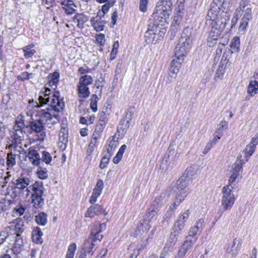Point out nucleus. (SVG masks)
Wrapping results in <instances>:
<instances>
[{
    "label": "nucleus",
    "instance_id": "680f3d73",
    "mask_svg": "<svg viewBox=\"0 0 258 258\" xmlns=\"http://www.w3.org/2000/svg\"><path fill=\"white\" fill-rule=\"evenodd\" d=\"M14 210L17 214H18L19 216H21L24 214L25 208L22 205H19L15 207Z\"/></svg>",
    "mask_w": 258,
    "mask_h": 258
},
{
    "label": "nucleus",
    "instance_id": "a18cd8bd",
    "mask_svg": "<svg viewBox=\"0 0 258 258\" xmlns=\"http://www.w3.org/2000/svg\"><path fill=\"white\" fill-rule=\"evenodd\" d=\"M240 46V39L238 37H234L230 43V47L232 49V52H236L239 50Z\"/></svg>",
    "mask_w": 258,
    "mask_h": 258
},
{
    "label": "nucleus",
    "instance_id": "72a5a7b5",
    "mask_svg": "<svg viewBox=\"0 0 258 258\" xmlns=\"http://www.w3.org/2000/svg\"><path fill=\"white\" fill-rule=\"evenodd\" d=\"M182 61L176 60L175 59H173L171 63L170 67L169 69V71L171 74H173L175 76H177V74L178 73L179 68L181 66V62Z\"/></svg>",
    "mask_w": 258,
    "mask_h": 258
},
{
    "label": "nucleus",
    "instance_id": "0e129e2a",
    "mask_svg": "<svg viewBox=\"0 0 258 258\" xmlns=\"http://www.w3.org/2000/svg\"><path fill=\"white\" fill-rule=\"evenodd\" d=\"M148 0H140V10L142 12H145L147 10V5Z\"/></svg>",
    "mask_w": 258,
    "mask_h": 258
},
{
    "label": "nucleus",
    "instance_id": "f8f14e48",
    "mask_svg": "<svg viewBox=\"0 0 258 258\" xmlns=\"http://www.w3.org/2000/svg\"><path fill=\"white\" fill-rule=\"evenodd\" d=\"M190 214V212L189 210H187L180 214L177 220L174 224L173 229H175V231H181L187 223Z\"/></svg>",
    "mask_w": 258,
    "mask_h": 258
},
{
    "label": "nucleus",
    "instance_id": "8fccbe9b",
    "mask_svg": "<svg viewBox=\"0 0 258 258\" xmlns=\"http://www.w3.org/2000/svg\"><path fill=\"white\" fill-rule=\"evenodd\" d=\"M37 173L38 177L41 179H45L48 177L47 170L45 168L39 167Z\"/></svg>",
    "mask_w": 258,
    "mask_h": 258
},
{
    "label": "nucleus",
    "instance_id": "7c9ffc66",
    "mask_svg": "<svg viewBox=\"0 0 258 258\" xmlns=\"http://www.w3.org/2000/svg\"><path fill=\"white\" fill-rule=\"evenodd\" d=\"M258 92V82L251 81L247 87V93L251 96H254Z\"/></svg>",
    "mask_w": 258,
    "mask_h": 258
},
{
    "label": "nucleus",
    "instance_id": "39448f33",
    "mask_svg": "<svg viewBox=\"0 0 258 258\" xmlns=\"http://www.w3.org/2000/svg\"><path fill=\"white\" fill-rule=\"evenodd\" d=\"M172 9V2L171 0H159L154 10V15L162 19V22H165L166 17L171 13Z\"/></svg>",
    "mask_w": 258,
    "mask_h": 258
},
{
    "label": "nucleus",
    "instance_id": "4c0bfd02",
    "mask_svg": "<svg viewBox=\"0 0 258 258\" xmlns=\"http://www.w3.org/2000/svg\"><path fill=\"white\" fill-rule=\"evenodd\" d=\"M163 197L160 196L156 198L152 203L150 208L159 212L160 208L162 206L163 202Z\"/></svg>",
    "mask_w": 258,
    "mask_h": 258
},
{
    "label": "nucleus",
    "instance_id": "423d86ee",
    "mask_svg": "<svg viewBox=\"0 0 258 258\" xmlns=\"http://www.w3.org/2000/svg\"><path fill=\"white\" fill-rule=\"evenodd\" d=\"M233 188L232 187V188H230L229 185H226L224 186L222 189L221 204L224 211L231 209L234 203L235 199L232 190Z\"/></svg>",
    "mask_w": 258,
    "mask_h": 258
},
{
    "label": "nucleus",
    "instance_id": "79ce46f5",
    "mask_svg": "<svg viewBox=\"0 0 258 258\" xmlns=\"http://www.w3.org/2000/svg\"><path fill=\"white\" fill-rule=\"evenodd\" d=\"M150 228L151 226L149 225V223L145 220V221L143 223L141 222L138 225L136 232L139 231V233L142 234V232H147V231H149Z\"/></svg>",
    "mask_w": 258,
    "mask_h": 258
},
{
    "label": "nucleus",
    "instance_id": "f257e3e1",
    "mask_svg": "<svg viewBox=\"0 0 258 258\" xmlns=\"http://www.w3.org/2000/svg\"><path fill=\"white\" fill-rule=\"evenodd\" d=\"M37 100L35 103L36 108H40L45 105H47L45 109H40L37 112L39 119L45 125V123H52L53 118L57 119L58 113L62 110L64 106L62 99H59L57 95L53 93L48 88L42 89L39 93Z\"/></svg>",
    "mask_w": 258,
    "mask_h": 258
},
{
    "label": "nucleus",
    "instance_id": "6ab92c4d",
    "mask_svg": "<svg viewBox=\"0 0 258 258\" xmlns=\"http://www.w3.org/2000/svg\"><path fill=\"white\" fill-rule=\"evenodd\" d=\"M242 243V239L241 238H235L232 241L230 248L227 249V252L230 253L232 256L236 257L240 249Z\"/></svg>",
    "mask_w": 258,
    "mask_h": 258
},
{
    "label": "nucleus",
    "instance_id": "49530a36",
    "mask_svg": "<svg viewBox=\"0 0 258 258\" xmlns=\"http://www.w3.org/2000/svg\"><path fill=\"white\" fill-rule=\"evenodd\" d=\"M52 160V157L49 153L46 151L41 152V162H44L47 164H49Z\"/></svg>",
    "mask_w": 258,
    "mask_h": 258
},
{
    "label": "nucleus",
    "instance_id": "4468645a",
    "mask_svg": "<svg viewBox=\"0 0 258 258\" xmlns=\"http://www.w3.org/2000/svg\"><path fill=\"white\" fill-rule=\"evenodd\" d=\"M191 182L188 179L185 177V174H183L176 182V187L178 191L176 194H181L184 191H187V195L189 193V189L187 187Z\"/></svg>",
    "mask_w": 258,
    "mask_h": 258
},
{
    "label": "nucleus",
    "instance_id": "20e7f679",
    "mask_svg": "<svg viewBox=\"0 0 258 258\" xmlns=\"http://www.w3.org/2000/svg\"><path fill=\"white\" fill-rule=\"evenodd\" d=\"M24 121V116L22 114H20L16 118L13 127V131L11 132V137L13 140L12 143L9 145V148L13 147L16 148L17 144L19 143L22 138H24L25 134L24 129L26 127Z\"/></svg>",
    "mask_w": 258,
    "mask_h": 258
},
{
    "label": "nucleus",
    "instance_id": "c756f323",
    "mask_svg": "<svg viewBox=\"0 0 258 258\" xmlns=\"http://www.w3.org/2000/svg\"><path fill=\"white\" fill-rule=\"evenodd\" d=\"M78 95L82 98H87L90 95V92L88 87L82 86L80 85H77Z\"/></svg>",
    "mask_w": 258,
    "mask_h": 258
},
{
    "label": "nucleus",
    "instance_id": "4be33fe9",
    "mask_svg": "<svg viewBox=\"0 0 258 258\" xmlns=\"http://www.w3.org/2000/svg\"><path fill=\"white\" fill-rule=\"evenodd\" d=\"M220 11L215 9V8H213L210 7V9L208 10L207 17H206V24L208 23L210 24H217V22L215 21L217 20Z\"/></svg>",
    "mask_w": 258,
    "mask_h": 258
},
{
    "label": "nucleus",
    "instance_id": "de8ad7c7",
    "mask_svg": "<svg viewBox=\"0 0 258 258\" xmlns=\"http://www.w3.org/2000/svg\"><path fill=\"white\" fill-rule=\"evenodd\" d=\"M76 247V244L75 243H73L69 245L66 258H74Z\"/></svg>",
    "mask_w": 258,
    "mask_h": 258
},
{
    "label": "nucleus",
    "instance_id": "2eb2a0df",
    "mask_svg": "<svg viewBox=\"0 0 258 258\" xmlns=\"http://www.w3.org/2000/svg\"><path fill=\"white\" fill-rule=\"evenodd\" d=\"M184 10L179 9L175 14L173 19V22L171 26V35H175V32L177 31L179 27L182 24V19L184 16Z\"/></svg>",
    "mask_w": 258,
    "mask_h": 258
},
{
    "label": "nucleus",
    "instance_id": "ea45409f",
    "mask_svg": "<svg viewBox=\"0 0 258 258\" xmlns=\"http://www.w3.org/2000/svg\"><path fill=\"white\" fill-rule=\"evenodd\" d=\"M33 46L34 45L32 44L26 46L23 48V51L24 53V56L25 58H28L31 57L36 53V50L35 49H31Z\"/></svg>",
    "mask_w": 258,
    "mask_h": 258
},
{
    "label": "nucleus",
    "instance_id": "052dcab7",
    "mask_svg": "<svg viewBox=\"0 0 258 258\" xmlns=\"http://www.w3.org/2000/svg\"><path fill=\"white\" fill-rule=\"evenodd\" d=\"M244 14L242 18L250 20L252 18L251 8L250 7H247L244 11Z\"/></svg>",
    "mask_w": 258,
    "mask_h": 258
},
{
    "label": "nucleus",
    "instance_id": "2f4dec72",
    "mask_svg": "<svg viewBox=\"0 0 258 258\" xmlns=\"http://www.w3.org/2000/svg\"><path fill=\"white\" fill-rule=\"evenodd\" d=\"M59 74L57 72H54L52 73L49 74L47 77L48 79V85L49 86L52 87L53 86H56V84L59 81Z\"/></svg>",
    "mask_w": 258,
    "mask_h": 258
},
{
    "label": "nucleus",
    "instance_id": "7ed1b4c3",
    "mask_svg": "<svg viewBox=\"0 0 258 258\" xmlns=\"http://www.w3.org/2000/svg\"><path fill=\"white\" fill-rule=\"evenodd\" d=\"M194 29L192 27H186L182 32L181 36L175 48V56L179 61L184 59V56L189 51L194 37Z\"/></svg>",
    "mask_w": 258,
    "mask_h": 258
},
{
    "label": "nucleus",
    "instance_id": "09e8293b",
    "mask_svg": "<svg viewBox=\"0 0 258 258\" xmlns=\"http://www.w3.org/2000/svg\"><path fill=\"white\" fill-rule=\"evenodd\" d=\"M250 0H240L239 7L236 9V12L240 13L241 11L244 12V9L246 7L250 6Z\"/></svg>",
    "mask_w": 258,
    "mask_h": 258
},
{
    "label": "nucleus",
    "instance_id": "0eeeda50",
    "mask_svg": "<svg viewBox=\"0 0 258 258\" xmlns=\"http://www.w3.org/2000/svg\"><path fill=\"white\" fill-rule=\"evenodd\" d=\"M162 19L160 20L156 19L155 21L150 20L149 21L148 26L151 28L155 33V35H159L162 37L166 31V22L165 23L161 22Z\"/></svg>",
    "mask_w": 258,
    "mask_h": 258
},
{
    "label": "nucleus",
    "instance_id": "412c9836",
    "mask_svg": "<svg viewBox=\"0 0 258 258\" xmlns=\"http://www.w3.org/2000/svg\"><path fill=\"white\" fill-rule=\"evenodd\" d=\"M181 194H176L172 203L170 205L169 208L170 210L175 211L180 203L184 200L185 198L187 196V191H184Z\"/></svg>",
    "mask_w": 258,
    "mask_h": 258
},
{
    "label": "nucleus",
    "instance_id": "aec40b11",
    "mask_svg": "<svg viewBox=\"0 0 258 258\" xmlns=\"http://www.w3.org/2000/svg\"><path fill=\"white\" fill-rule=\"evenodd\" d=\"M62 9L67 15H72L75 13L77 7L72 0H62L61 2Z\"/></svg>",
    "mask_w": 258,
    "mask_h": 258
},
{
    "label": "nucleus",
    "instance_id": "e2e57ef3",
    "mask_svg": "<svg viewBox=\"0 0 258 258\" xmlns=\"http://www.w3.org/2000/svg\"><path fill=\"white\" fill-rule=\"evenodd\" d=\"M15 224V227L24 228V221L21 218H17L13 222Z\"/></svg>",
    "mask_w": 258,
    "mask_h": 258
},
{
    "label": "nucleus",
    "instance_id": "a19ab883",
    "mask_svg": "<svg viewBox=\"0 0 258 258\" xmlns=\"http://www.w3.org/2000/svg\"><path fill=\"white\" fill-rule=\"evenodd\" d=\"M155 34L150 27L148 26V30L145 33L146 41L147 43H153L155 38Z\"/></svg>",
    "mask_w": 258,
    "mask_h": 258
},
{
    "label": "nucleus",
    "instance_id": "ddd939ff",
    "mask_svg": "<svg viewBox=\"0 0 258 258\" xmlns=\"http://www.w3.org/2000/svg\"><path fill=\"white\" fill-rule=\"evenodd\" d=\"M26 127H29L32 132L35 133H45V125L39 119L29 121Z\"/></svg>",
    "mask_w": 258,
    "mask_h": 258
},
{
    "label": "nucleus",
    "instance_id": "cd10ccee",
    "mask_svg": "<svg viewBox=\"0 0 258 258\" xmlns=\"http://www.w3.org/2000/svg\"><path fill=\"white\" fill-rule=\"evenodd\" d=\"M227 62L226 58L224 60L222 59L218 67V69L216 73L215 76V80H217L218 79L221 80L222 79L224 74L225 73L226 64L227 63Z\"/></svg>",
    "mask_w": 258,
    "mask_h": 258
},
{
    "label": "nucleus",
    "instance_id": "6e6d98bb",
    "mask_svg": "<svg viewBox=\"0 0 258 258\" xmlns=\"http://www.w3.org/2000/svg\"><path fill=\"white\" fill-rule=\"evenodd\" d=\"M134 107H130L126 112L125 117L123 119H125L126 121H128L130 122L132 119L133 115L134 114Z\"/></svg>",
    "mask_w": 258,
    "mask_h": 258
},
{
    "label": "nucleus",
    "instance_id": "c9c22d12",
    "mask_svg": "<svg viewBox=\"0 0 258 258\" xmlns=\"http://www.w3.org/2000/svg\"><path fill=\"white\" fill-rule=\"evenodd\" d=\"M59 140L64 145V149L66 147V144L68 142V131L65 128H62L59 133Z\"/></svg>",
    "mask_w": 258,
    "mask_h": 258
},
{
    "label": "nucleus",
    "instance_id": "4d7b16f0",
    "mask_svg": "<svg viewBox=\"0 0 258 258\" xmlns=\"http://www.w3.org/2000/svg\"><path fill=\"white\" fill-rule=\"evenodd\" d=\"M110 158V157H109V155H104L102 157L99 165V167L101 169H104L106 167L107 164L109 161Z\"/></svg>",
    "mask_w": 258,
    "mask_h": 258
},
{
    "label": "nucleus",
    "instance_id": "bb28decb",
    "mask_svg": "<svg viewBox=\"0 0 258 258\" xmlns=\"http://www.w3.org/2000/svg\"><path fill=\"white\" fill-rule=\"evenodd\" d=\"M89 20V17L83 13H77L74 17V22L77 23L79 28H83L85 22Z\"/></svg>",
    "mask_w": 258,
    "mask_h": 258
},
{
    "label": "nucleus",
    "instance_id": "393cba45",
    "mask_svg": "<svg viewBox=\"0 0 258 258\" xmlns=\"http://www.w3.org/2000/svg\"><path fill=\"white\" fill-rule=\"evenodd\" d=\"M96 244L89 238L84 242L83 246V250H84L83 252H84L85 254L91 253L92 255L97 247V246H96Z\"/></svg>",
    "mask_w": 258,
    "mask_h": 258
},
{
    "label": "nucleus",
    "instance_id": "b1692460",
    "mask_svg": "<svg viewBox=\"0 0 258 258\" xmlns=\"http://www.w3.org/2000/svg\"><path fill=\"white\" fill-rule=\"evenodd\" d=\"M23 247V240L21 235L18 234L15 236V241L14 246L12 248L13 253L18 255L21 251L22 248Z\"/></svg>",
    "mask_w": 258,
    "mask_h": 258
},
{
    "label": "nucleus",
    "instance_id": "a211bd4d",
    "mask_svg": "<svg viewBox=\"0 0 258 258\" xmlns=\"http://www.w3.org/2000/svg\"><path fill=\"white\" fill-rule=\"evenodd\" d=\"M258 144V133L251 139L250 143L246 147L244 152L246 157V161L248 157L251 156L255 151L256 145Z\"/></svg>",
    "mask_w": 258,
    "mask_h": 258
},
{
    "label": "nucleus",
    "instance_id": "864d4df0",
    "mask_svg": "<svg viewBox=\"0 0 258 258\" xmlns=\"http://www.w3.org/2000/svg\"><path fill=\"white\" fill-rule=\"evenodd\" d=\"M11 235L12 234L6 230L1 231L0 233V245L3 244Z\"/></svg>",
    "mask_w": 258,
    "mask_h": 258
},
{
    "label": "nucleus",
    "instance_id": "e433bc0d",
    "mask_svg": "<svg viewBox=\"0 0 258 258\" xmlns=\"http://www.w3.org/2000/svg\"><path fill=\"white\" fill-rule=\"evenodd\" d=\"M183 174H185L186 178L188 179V180L191 182L192 179L196 177L197 171L194 167H189L186 169Z\"/></svg>",
    "mask_w": 258,
    "mask_h": 258
},
{
    "label": "nucleus",
    "instance_id": "37998d69",
    "mask_svg": "<svg viewBox=\"0 0 258 258\" xmlns=\"http://www.w3.org/2000/svg\"><path fill=\"white\" fill-rule=\"evenodd\" d=\"M16 154H13L12 152L7 154V164L10 167L14 166L16 164Z\"/></svg>",
    "mask_w": 258,
    "mask_h": 258
},
{
    "label": "nucleus",
    "instance_id": "9b49d317",
    "mask_svg": "<svg viewBox=\"0 0 258 258\" xmlns=\"http://www.w3.org/2000/svg\"><path fill=\"white\" fill-rule=\"evenodd\" d=\"M102 214L106 215L107 214V212L106 211L102 205L94 204L87 209L85 216V217H89L92 219L95 216Z\"/></svg>",
    "mask_w": 258,
    "mask_h": 258
},
{
    "label": "nucleus",
    "instance_id": "bf43d9fd",
    "mask_svg": "<svg viewBox=\"0 0 258 258\" xmlns=\"http://www.w3.org/2000/svg\"><path fill=\"white\" fill-rule=\"evenodd\" d=\"M249 21V20H248L247 19L242 18L241 22H240V26L239 27V32H243L245 31V30L246 29V28L248 25Z\"/></svg>",
    "mask_w": 258,
    "mask_h": 258
},
{
    "label": "nucleus",
    "instance_id": "603ef678",
    "mask_svg": "<svg viewBox=\"0 0 258 258\" xmlns=\"http://www.w3.org/2000/svg\"><path fill=\"white\" fill-rule=\"evenodd\" d=\"M225 0H213L211 7L220 11L223 8V5Z\"/></svg>",
    "mask_w": 258,
    "mask_h": 258
},
{
    "label": "nucleus",
    "instance_id": "dca6fc26",
    "mask_svg": "<svg viewBox=\"0 0 258 258\" xmlns=\"http://www.w3.org/2000/svg\"><path fill=\"white\" fill-rule=\"evenodd\" d=\"M102 18L100 12L97 13V16L95 17L91 18V24L97 32L101 31L104 29L106 22L102 20Z\"/></svg>",
    "mask_w": 258,
    "mask_h": 258
},
{
    "label": "nucleus",
    "instance_id": "473e14b6",
    "mask_svg": "<svg viewBox=\"0 0 258 258\" xmlns=\"http://www.w3.org/2000/svg\"><path fill=\"white\" fill-rule=\"evenodd\" d=\"M93 81V78L91 76L85 75L80 78L78 84L82 86L88 87V85L92 84Z\"/></svg>",
    "mask_w": 258,
    "mask_h": 258
},
{
    "label": "nucleus",
    "instance_id": "f3484780",
    "mask_svg": "<svg viewBox=\"0 0 258 258\" xmlns=\"http://www.w3.org/2000/svg\"><path fill=\"white\" fill-rule=\"evenodd\" d=\"M194 240H184L182 245L180 247L177 255L175 258H183L187 252L190 250L192 247Z\"/></svg>",
    "mask_w": 258,
    "mask_h": 258
},
{
    "label": "nucleus",
    "instance_id": "5fc2aeb1",
    "mask_svg": "<svg viewBox=\"0 0 258 258\" xmlns=\"http://www.w3.org/2000/svg\"><path fill=\"white\" fill-rule=\"evenodd\" d=\"M11 235L12 234L6 230L1 231L0 233V245L3 244Z\"/></svg>",
    "mask_w": 258,
    "mask_h": 258
},
{
    "label": "nucleus",
    "instance_id": "9d476101",
    "mask_svg": "<svg viewBox=\"0 0 258 258\" xmlns=\"http://www.w3.org/2000/svg\"><path fill=\"white\" fill-rule=\"evenodd\" d=\"M212 25V27L209 33V35L208 38L207 43L209 47H213L217 43V41L219 38L222 30L220 28H218L216 26V24H210Z\"/></svg>",
    "mask_w": 258,
    "mask_h": 258
},
{
    "label": "nucleus",
    "instance_id": "f704fd0d",
    "mask_svg": "<svg viewBox=\"0 0 258 258\" xmlns=\"http://www.w3.org/2000/svg\"><path fill=\"white\" fill-rule=\"evenodd\" d=\"M47 215L44 212H40L35 216V220L36 222L39 225L44 226L47 222Z\"/></svg>",
    "mask_w": 258,
    "mask_h": 258
},
{
    "label": "nucleus",
    "instance_id": "58836bf2",
    "mask_svg": "<svg viewBox=\"0 0 258 258\" xmlns=\"http://www.w3.org/2000/svg\"><path fill=\"white\" fill-rule=\"evenodd\" d=\"M95 38L96 44L100 46L99 50L100 51H102L103 46H104L105 41V35L102 33L97 34L95 36Z\"/></svg>",
    "mask_w": 258,
    "mask_h": 258
},
{
    "label": "nucleus",
    "instance_id": "338daca9",
    "mask_svg": "<svg viewBox=\"0 0 258 258\" xmlns=\"http://www.w3.org/2000/svg\"><path fill=\"white\" fill-rule=\"evenodd\" d=\"M101 232L98 231L95 234L93 238L91 239V240L95 243L98 240L99 242L101 241L102 238H103V235L100 234Z\"/></svg>",
    "mask_w": 258,
    "mask_h": 258
},
{
    "label": "nucleus",
    "instance_id": "13d9d810",
    "mask_svg": "<svg viewBox=\"0 0 258 258\" xmlns=\"http://www.w3.org/2000/svg\"><path fill=\"white\" fill-rule=\"evenodd\" d=\"M105 120H102V119L99 120V122L97 124L95 132L96 133H98L99 134L100 133L102 132L103 128L105 126Z\"/></svg>",
    "mask_w": 258,
    "mask_h": 258
},
{
    "label": "nucleus",
    "instance_id": "3c124183",
    "mask_svg": "<svg viewBox=\"0 0 258 258\" xmlns=\"http://www.w3.org/2000/svg\"><path fill=\"white\" fill-rule=\"evenodd\" d=\"M130 125V122H128V121H126L125 119H121L117 130L121 131L122 133H125L126 130L129 127Z\"/></svg>",
    "mask_w": 258,
    "mask_h": 258
},
{
    "label": "nucleus",
    "instance_id": "c03bdc74",
    "mask_svg": "<svg viewBox=\"0 0 258 258\" xmlns=\"http://www.w3.org/2000/svg\"><path fill=\"white\" fill-rule=\"evenodd\" d=\"M158 212L151 209L149 208L145 215V220L149 223L156 216Z\"/></svg>",
    "mask_w": 258,
    "mask_h": 258
},
{
    "label": "nucleus",
    "instance_id": "69168bd1",
    "mask_svg": "<svg viewBox=\"0 0 258 258\" xmlns=\"http://www.w3.org/2000/svg\"><path fill=\"white\" fill-rule=\"evenodd\" d=\"M17 79L18 81L22 82L28 80L27 72H24L21 73V74L17 77Z\"/></svg>",
    "mask_w": 258,
    "mask_h": 258
},
{
    "label": "nucleus",
    "instance_id": "774afa93",
    "mask_svg": "<svg viewBox=\"0 0 258 258\" xmlns=\"http://www.w3.org/2000/svg\"><path fill=\"white\" fill-rule=\"evenodd\" d=\"M109 8L110 6L108 4H105L102 7L101 11H99L101 12V18H103L104 15L108 12Z\"/></svg>",
    "mask_w": 258,
    "mask_h": 258
},
{
    "label": "nucleus",
    "instance_id": "f03ea898",
    "mask_svg": "<svg viewBox=\"0 0 258 258\" xmlns=\"http://www.w3.org/2000/svg\"><path fill=\"white\" fill-rule=\"evenodd\" d=\"M30 182V179L25 177H19L13 182L15 188L20 190L19 195H21L23 199L28 198L32 190V204L35 208H40L44 204L43 183L41 181H36L32 186L27 187Z\"/></svg>",
    "mask_w": 258,
    "mask_h": 258
},
{
    "label": "nucleus",
    "instance_id": "c85d7f7f",
    "mask_svg": "<svg viewBox=\"0 0 258 258\" xmlns=\"http://www.w3.org/2000/svg\"><path fill=\"white\" fill-rule=\"evenodd\" d=\"M172 231L168 239L166 244L169 247L173 246L178 240L180 231H175V229H172Z\"/></svg>",
    "mask_w": 258,
    "mask_h": 258
},
{
    "label": "nucleus",
    "instance_id": "5701e85b",
    "mask_svg": "<svg viewBox=\"0 0 258 258\" xmlns=\"http://www.w3.org/2000/svg\"><path fill=\"white\" fill-rule=\"evenodd\" d=\"M27 156L33 165L38 166L40 165L41 158L36 150L29 149Z\"/></svg>",
    "mask_w": 258,
    "mask_h": 258
},
{
    "label": "nucleus",
    "instance_id": "1a4fd4ad",
    "mask_svg": "<svg viewBox=\"0 0 258 258\" xmlns=\"http://www.w3.org/2000/svg\"><path fill=\"white\" fill-rule=\"evenodd\" d=\"M241 155L238 156L237 160L234 164L233 168H232L231 172V175L229 179L228 185L229 186L231 183L234 182L239 175V173L241 171L242 168V165L244 164V162L241 160Z\"/></svg>",
    "mask_w": 258,
    "mask_h": 258
},
{
    "label": "nucleus",
    "instance_id": "a878e982",
    "mask_svg": "<svg viewBox=\"0 0 258 258\" xmlns=\"http://www.w3.org/2000/svg\"><path fill=\"white\" fill-rule=\"evenodd\" d=\"M43 232L39 227H35L32 232V240L34 243L41 244L43 242L42 236Z\"/></svg>",
    "mask_w": 258,
    "mask_h": 258
},
{
    "label": "nucleus",
    "instance_id": "6e6552de",
    "mask_svg": "<svg viewBox=\"0 0 258 258\" xmlns=\"http://www.w3.org/2000/svg\"><path fill=\"white\" fill-rule=\"evenodd\" d=\"M204 219L201 218L196 223L195 226L191 227L188 232V235L186 236L185 240H194V244H195L198 239L197 235L198 232L200 233L203 229V223ZM200 233H199V235Z\"/></svg>",
    "mask_w": 258,
    "mask_h": 258
}]
</instances>
